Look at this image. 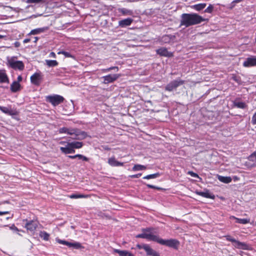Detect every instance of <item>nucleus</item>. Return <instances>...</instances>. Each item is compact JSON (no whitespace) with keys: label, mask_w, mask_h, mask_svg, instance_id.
I'll return each instance as SVG.
<instances>
[{"label":"nucleus","mask_w":256,"mask_h":256,"mask_svg":"<svg viewBox=\"0 0 256 256\" xmlns=\"http://www.w3.org/2000/svg\"><path fill=\"white\" fill-rule=\"evenodd\" d=\"M202 16L196 13L183 14L181 16L180 26L188 27L191 26L200 24L206 20Z\"/></svg>","instance_id":"1"},{"label":"nucleus","mask_w":256,"mask_h":256,"mask_svg":"<svg viewBox=\"0 0 256 256\" xmlns=\"http://www.w3.org/2000/svg\"><path fill=\"white\" fill-rule=\"evenodd\" d=\"M60 134H66L68 135H75L76 140H80L84 138L87 134L85 132L81 131L76 128L62 127L58 129Z\"/></svg>","instance_id":"2"},{"label":"nucleus","mask_w":256,"mask_h":256,"mask_svg":"<svg viewBox=\"0 0 256 256\" xmlns=\"http://www.w3.org/2000/svg\"><path fill=\"white\" fill-rule=\"evenodd\" d=\"M156 242L163 246L178 250L180 245V242L176 239L163 240L158 236Z\"/></svg>","instance_id":"3"},{"label":"nucleus","mask_w":256,"mask_h":256,"mask_svg":"<svg viewBox=\"0 0 256 256\" xmlns=\"http://www.w3.org/2000/svg\"><path fill=\"white\" fill-rule=\"evenodd\" d=\"M152 230V228H143L142 230V231L144 232L136 235V238H146L148 240L156 242V238H158V236L154 235L150 232Z\"/></svg>","instance_id":"4"},{"label":"nucleus","mask_w":256,"mask_h":256,"mask_svg":"<svg viewBox=\"0 0 256 256\" xmlns=\"http://www.w3.org/2000/svg\"><path fill=\"white\" fill-rule=\"evenodd\" d=\"M64 100L63 96L58 94L48 96L46 97V102H50L54 106H58L63 102Z\"/></svg>","instance_id":"5"},{"label":"nucleus","mask_w":256,"mask_h":256,"mask_svg":"<svg viewBox=\"0 0 256 256\" xmlns=\"http://www.w3.org/2000/svg\"><path fill=\"white\" fill-rule=\"evenodd\" d=\"M184 83V80L180 78H177L174 80L170 82L165 87V90L168 92H172L176 90L177 88L182 85Z\"/></svg>","instance_id":"6"},{"label":"nucleus","mask_w":256,"mask_h":256,"mask_svg":"<svg viewBox=\"0 0 256 256\" xmlns=\"http://www.w3.org/2000/svg\"><path fill=\"white\" fill-rule=\"evenodd\" d=\"M24 227L27 230H30L32 232H34L38 226V222L34 220H24Z\"/></svg>","instance_id":"7"},{"label":"nucleus","mask_w":256,"mask_h":256,"mask_svg":"<svg viewBox=\"0 0 256 256\" xmlns=\"http://www.w3.org/2000/svg\"><path fill=\"white\" fill-rule=\"evenodd\" d=\"M42 80V76L40 72H36L30 76L31 82L36 86L40 85Z\"/></svg>","instance_id":"8"},{"label":"nucleus","mask_w":256,"mask_h":256,"mask_svg":"<svg viewBox=\"0 0 256 256\" xmlns=\"http://www.w3.org/2000/svg\"><path fill=\"white\" fill-rule=\"evenodd\" d=\"M56 241L60 244L68 246V248H73L76 249H78L81 247V245L78 242H70L65 240H62L58 238H56Z\"/></svg>","instance_id":"9"},{"label":"nucleus","mask_w":256,"mask_h":256,"mask_svg":"<svg viewBox=\"0 0 256 256\" xmlns=\"http://www.w3.org/2000/svg\"><path fill=\"white\" fill-rule=\"evenodd\" d=\"M120 74H110L106 76H104L102 78L104 80V83L107 84L111 83L116 80L120 76Z\"/></svg>","instance_id":"10"},{"label":"nucleus","mask_w":256,"mask_h":256,"mask_svg":"<svg viewBox=\"0 0 256 256\" xmlns=\"http://www.w3.org/2000/svg\"><path fill=\"white\" fill-rule=\"evenodd\" d=\"M156 52L158 54L166 57L173 56V53L168 51V49L166 48H161L156 50Z\"/></svg>","instance_id":"11"},{"label":"nucleus","mask_w":256,"mask_h":256,"mask_svg":"<svg viewBox=\"0 0 256 256\" xmlns=\"http://www.w3.org/2000/svg\"><path fill=\"white\" fill-rule=\"evenodd\" d=\"M108 162L112 166H124L123 162L116 160L114 156L109 158Z\"/></svg>","instance_id":"12"},{"label":"nucleus","mask_w":256,"mask_h":256,"mask_svg":"<svg viewBox=\"0 0 256 256\" xmlns=\"http://www.w3.org/2000/svg\"><path fill=\"white\" fill-rule=\"evenodd\" d=\"M133 22V20L132 18H127L120 20L118 22V25L121 28H124L127 26H130Z\"/></svg>","instance_id":"13"},{"label":"nucleus","mask_w":256,"mask_h":256,"mask_svg":"<svg viewBox=\"0 0 256 256\" xmlns=\"http://www.w3.org/2000/svg\"><path fill=\"white\" fill-rule=\"evenodd\" d=\"M233 246L238 249L246 250L248 248V246L246 244L239 242L236 240L233 242Z\"/></svg>","instance_id":"14"},{"label":"nucleus","mask_w":256,"mask_h":256,"mask_svg":"<svg viewBox=\"0 0 256 256\" xmlns=\"http://www.w3.org/2000/svg\"><path fill=\"white\" fill-rule=\"evenodd\" d=\"M196 194L206 198L214 199L215 198L214 196L210 193L208 190H206V192H196Z\"/></svg>","instance_id":"15"},{"label":"nucleus","mask_w":256,"mask_h":256,"mask_svg":"<svg viewBox=\"0 0 256 256\" xmlns=\"http://www.w3.org/2000/svg\"><path fill=\"white\" fill-rule=\"evenodd\" d=\"M48 30V27L37 28L32 30L28 34V36L40 34V33L44 32L46 30Z\"/></svg>","instance_id":"16"},{"label":"nucleus","mask_w":256,"mask_h":256,"mask_svg":"<svg viewBox=\"0 0 256 256\" xmlns=\"http://www.w3.org/2000/svg\"><path fill=\"white\" fill-rule=\"evenodd\" d=\"M114 252L117 253L120 256H134L132 253L128 250H121L118 249H114Z\"/></svg>","instance_id":"17"},{"label":"nucleus","mask_w":256,"mask_h":256,"mask_svg":"<svg viewBox=\"0 0 256 256\" xmlns=\"http://www.w3.org/2000/svg\"><path fill=\"white\" fill-rule=\"evenodd\" d=\"M0 110H1L2 112L7 114L10 116H13L16 114V112L11 109L8 108L0 106Z\"/></svg>","instance_id":"18"},{"label":"nucleus","mask_w":256,"mask_h":256,"mask_svg":"<svg viewBox=\"0 0 256 256\" xmlns=\"http://www.w3.org/2000/svg\"><path fill=\"white\" fill-rule=\"evenodd\" d=\"M20 89V84L18 82H14L10 85V90L13 92L19 91Z\"/></svg>","instance_id":"19"},{"label":"nucleus","mask_w":256,"mask_h":256,"mask_svg":"<svg viewBox=\"0 0 256 256\" xmlns=\"http://www.w3.org/2000/svg\"><path fill=\"white\" fill-rule=\"evenodd\" d=\"M233 106L238 108L244 109L246 108V104L244 102H240L238 100H236L233 102Z\"/></svg>","instance_id":"20"},{"label":"nucleus","mask_w":256,"mask_h":256,"mask_svg":"<svg viewBox=\"0 0 256 256\" xmlns=\"http://www.w3.org/2000/svg\"><path fill=\"white\" fill-rule=\"evenodd\" d=\"M218 179L221 182H224V184H228L230 183L232 179L230 176H218Z\"/></svg>","instance_id":"21"},{"label":"nucleus","mask_w":256,"mask_h":256,"mask_svg":"<svg viewBox=\"0 0 256 256\" xmlns=\"http://www.w3.org/2000/svg\"><path fill=\"white\" fill-rule=\"evenodd\" d=\"M206 6V3H200L194 4L191 7L192 8L195 10L197 11H200L203 10Z\"/></svg>","instance_id":"22"},{"label":"nucleus","mask_w":256,"mask_h":256,"mask_svg":"<svg viewBox=\"0 0 256 256\" xmlns=\"http://www.w3.org/2000/svg\"><path fill=\"white\" fill-rule=\"evenodd\" d=\"M146 253L148 256H160V254L156 250H154L152 248H151L150 246H149L148 248L146 249Z\"/></svg>","instance_id":"23"},{"label":"nucleus","mask_w":256,"mask_h":256,"mask_svg":"<svg viewBox=\"0 0 256 256\" xmlns=\"http://www.w3.org/2000/svg\"><path fill=\"white\" fill-rule=\"evenodd\" d=\"M8 78L5 72L0 71V83H8Z\"/></svg>","instance_id":"24"},{"label":"nucleus","mask_w":256,"mask_h":256,"mask_svg":"<svg viewBox=\"0 0 256 256\" xmlns=\"http://www.w3.org/2000/svg\"><path fill=\"white\" fill-rule=\"evenodd\" d=\"M70 142H68L66 146L60 147V150L62 153L64 154H70Z\"/></svg>","instance_id":"25"},{"label":"nucleus","mask_w":256,"mask_h":256,"mask_svg":"<svg viewBox=\"0 0 256 256\" xmlns=\"http://www.w3.org/2000/svg\"><path fill=\"white\" fill-rule=\"evenodd\" d=\"M70 143L72 148H80L83 146V143L80 142H72Z\"/></svg>","instance_id":"26"},{"label":"nucleus","mask_w":256,"mask_h":256,"mask_svg":"<svg viewBox=\"0 0 256 256\" xmlns=\"http://www.w3.org/2000/svg\"><path fill=\"white\" fill-rule=\"evenodd\" d=\"M146 169V166L139 164H135L132 168L133 171L142 170Z\"/></svg>","instance_id":"27"},{"label":"nucleus","mask_w":256,"mask_h":256,"mask_svg":"<svg viewBox=\"0 0 256 256\" xmlns=\"http://www.w3.org/2000/svg\"><path fill=\"white\" fill-rule=\"evenodd\" d=\"M40 236L44 240H49L50 235L48 233L44 231H41L40 232Z\"/></svg>","instance_id":"28"},{"label":"nucleus","mask_w":256,"mask_h":256,"mask_svg":"<svg viewBox=\"0 0 256 256\" xmlns=\"http://www.w3.org/2000/svg\"><path fill=\"white\" fill-rule=\"evenodd\" d=\"M160 176V174L158 172L155 173L154 174H148L144 177H143L144 179L150 180L152 178H156Z\"/></svg>","instance_id":"29"},{"label":"nucleus","mask_w":256,"mask_h":256,"mask_svg":"<svg viewBox=\"0 0 256 256\" xmlns=\"http://www.w3.org/2000/svg\"><path fill=\"white\" fill-rule=\"evenodd\" d=\"M243 64H256V58H249L244 62Z\"/></svg>","instance_id":"30"},{"label":"nucleus","mask_w":256,"mask_h":256,"mask_svg":"<svg viewBox=\"0 0 256 256\" xmlns=\"http://www.w3.org/2000/svg\"><path fill=\"white\" fill-rule=\"evenodd\" d=\"M214 6L212 4H210L208 7L204 10V12L212 14L214 10Z\"/></svg>","instance_id":"31"},{"label":"nucleus","mask_w":256,"mask_h":256,"mask_svg":"<svg viewBox=\"0 0 256 256\" xmlns=\"http://www.w3.org/2000/svg\"><path fill=\"white\" fill-rule=\"evenodd\" d=\"M150 246L148 244H138L136 245V247L140 250V249H144L146 252L147 248H148Z\"/></svg>","instance_id":"32"},{"label":"nucleus","mask_w":256,"mask_h":256,"mask_svg":"<svg viewBox=\"0 0 256 256\" xmlns=\"http://www.w3.org/2000/svg\"><path fill=\"white\" fill-rule=\"evenodd\" d=\"M236 222H238L239 224H247L248 222V220L245 219V218H236Z\"/></svg>","instance_id":"33"},{"label":"nucleus","mask_w":256,"mask_h":256,"mask_svg":"<svg viewBox=\"0 0 256 256\" xmlns=\"http://www.w3.org/2000/svg\"><path fill=\"white\" fill-rule=\"evenodd\" d=\"M13 68H18L19 70H22L24 68V65H10Z\"/></svg>","instance_id":"34"},{"label":"nucleus","mask_w":256,"mask_h":256,"mask_svg":"<svg viewBox=\"0 0 256 256\" xmlns=\"http://www.w3.org/2000/svg\"><path fill=\"white\" fill-rule=\"evenodd\" d=\"M232 79L235 81L237 84H240V79L239 76H236L233 75L232 77Z\"/></svg>","instance_id":"35"},{"label":"nucleus","mask_w":256,"mask_h":256,"mask_svg":"<svg viewBox=\"0 0 256 256\" xmlns=\"http://www.w3.org/2000/svg\"><path fill=\"white\" fill-rule=\"evenodd\" d=\"M84 196L82 194H72L70 196V198H84Z\"/></svg>","instance_id":"36"},{"label":"nucleus","mask_w":256,"mask_h":256,"mask_svg":"<svg viewBox=\"0 0 256 256\" xmlns=\"http://www.w3.org/2000/svg\"><path fill=\"white\" fill-rule=\"evenodd\" d=\"M78 159L82 160V161H85V162H88L90 160L89 158L86 157V156H84V155L80 154H79Z\"/></svg>","instance_id":"37"},{"label":"nucleus","mask_w":256,"mask_h":256,"mask_svg":"<svg viewBox=\"0 0 256 256\" xmlns=\"http://www.w3.org/2000/svg\"><path fill=\"white\" fill-rule=\"evenodd\" d=\"M58 54H62L66 57H68V58H72V56L71 55V54L70 53H69L68 52H65V51L60 52Z\"/></svg>","instance_id":"38"},{"label":"nucleus","mask_w":256,"mask_h":256,"mask_svg":"<svg viewBox=\"0 0 256 256\" xmlns=\"http://www.w3.org/2000/svg\"><path fill=\"white\" fill-rule=\"evenodd\" d=\"M8 64H23L21 61H15L14 58H12L11 60H8Z\"/></svg>","instance_id":"39"},{"label":"nucleus","mask_w":256,"mask_h":256,"mask_svg":"<svg viewBox=\"0 0 256 256\" xmlns=\"http://www.w3.org/2000/svg\"><path fill=\"white\" fill-rule=\"evenodd\" d=\"M146 186H147L148 188H150L156 189V190H161L162 189L161 188L158 187V186H155L152 185V184H146Z\"/></svg>","instance_id":"40"},{"label":"nucleus","mask_w":256,"mask_h":256,"mask_svg":"<svg viewBox=\"0 0 256 256\" xmlns=\"http://www.w3.org/2000/svg\"><path fill=\"white\" fill-rule=\"evenodd\" d=\"M43 1V0H26V2L27 4L31 3H40Z\"/></svg>","instance_id":"41"},{"label":"nucleus","mask_w":256,"mask_h":256,"mask_svg":"<svg viewBox=\"0 0 256 256\" xmlns=\"http://www.w3.org/2000/svg\"><path fill=\"white\" fill-rule=\"evenodd\" d=\"M118 67H117V66H112V67H110V68H106V69L104 70L106 71V72H108V71H110V70H114L115 72H117V71H118Z\"/></svg>","instance_id":"42"},{"label":"nucleus","mask_w":256,"mask_h":256,"mask_svg":"<svg viewBox=\"0 0 256 256\" xmlns=\"http://www.w3.org/2000/svg\"><path fill=\"white\" fill-rule=\"evenodd\" d=\"M225 238L228 241L231 242L232 243L234 242V240H236L234 238H232L230 236L228 235L225 236Z\"/></svg>","instance_id":"43"},{"label":"nucleus","mask_w":256,"mask_h":256,"mask_svg":"<svg viewBox=\"0 0 256 256\" xmlns=\"http://www.w3.org/2000/svg\"><path fill=\"white\" fill-rule=\"evenodd\" d=\"M142 174L139 173L136 174L130 175L129 176L131 178H138L142 176Z\"/></svg>","instance_id":"44"},{"label":"nucleus","mask_w":256,"mask_h":256,"mask_svg":"<svg viewBox=\"0 0 256 256\" xmlns=\"http://www.w3.org/2000/svg\"><path fill=\"white\" fill-rule=\"evenodd\" d=\"M188 174H190V175L192 176V177H194V178H199L198 174L196 173H194L192 172H188Z\"/></svg>","instance_id":"45"},{"label":"nucleus","mask_w":256,"mask_h":256,"mask_svg":"<svg viewBox=\"0 0 256 256\" xmlns=\"http://www.w3.org/2000/svg\"><path fill=\"white\" fill-rule=\"evenodd\" d=\"M252 122L254 124H256V112L254 114Z\"/></svg>","instance_id":"46"},{"label":"nucleus","mask_w":256,"mask_h":256,"mask_svg":"<svg viewBox=\"0 0 256 256\" xmlns=\"http://www.w3.org/2000/svg\"><path fill=\"white\" fill-rule=\"evenodd\" d=\"M80 154H77L74 156H68V157L70 159H75L76 158H78Z\"/></svg>","instance_id":"47"},{"label":"nucleus","mask_w":256,"mask_h":256,"mask_svg":"<svg viewBox=\"0 0 256 256\" xmlns=\"http://www.w3.org/2000/svg\"><path fill=\"white\" fill-rule=\"evenodd\" d=\"M256 156V152H254L252 154V155H250V156H249V159L250 160H252V158Z\"/></svg>","instance_id":"48"},{"label":"nucleus","mask_w":256,"mask_h":256,"mask_svg":"<svg viewBox=\"0 0 256 256\" xmlns=\"http://www.w3.org/2000/svg\"><path fill=\"white\" fill-rule=\"evenodd\" d=\"M47 64H58L56 60H50L47 62Z\"/></svg>","instance_id":"49"},{"label":"nucleus","mask_w":256,"mask_h":256,"mask_svg":"<svg viewBox=\"0 0 256 256\" xmlns=\"http://www.w3.org/2000/svg\"><path fill=\"white\" fill-rule=\"evenodd\" d=\"M10 214V212H8L6 211V212H1L0 211V216H3L6 214Z\"/></svg>","instance_id":"50"},{"label":"nucleus","mask_w":256,"mask_h":256,"mask_svg":"<svg viewBox=\"0 0 256 256\" xmlns=\"http://www.w3.org/2000/svg\"><path fill=\"white\" fill-rule=\"evenodd\" d=\"M30 41V38H26L24 40L23 42L24 44H26V43L29 42Z\"/></svg>","instance_id":"51"},{"label":"nucleus","mask_w":256,"mask_h":256,"mask_svg":"<svg viewBox=\"0 0 256 256\" xmlns=\"http://www.w3.org/2000/svg\"><path fill=\"white\" fill-rule=\"evenodd\" d=\"M10 228L12 229V230H18V228L14 226V225H12L11 227H10Z\"/></svg>","instance_id":"52"},{"label":"nucleus","mask_w":256,"mask_h":256,"mask_svg":"<svg viewBox=\"0 0 256 256\" xmlns=\"http://www.w3.org/2000/svg\"><path fill=\"white\" fill-rule=\"evenodd\" d=\"M70 154H73V153H74L75 152V150H74V148H72V146H70Z\"/></svg>","instance_id":"53"},{"label":"nucleus","mask_w":256,"mask_h":256,"mask_svg":"<svg viewBox=\"0 0 256 256\" xmlns=\"http://www.w3.org/2000/svg\"><path fill=\"white\" fill-rule=\"evenodd\" d=\"M22 80V77L20 76H18V82H20Z\"/></svg>","instance_id":"54"},{"label":"nucleus","mask_w":256,"mask_h":256,"mask_svg":"<svg viewBox=\"0 0 256 256\" xmlns=\"http://www.w3.org/2000/svg\"><path fill=\"white\" fill-rule=\"evenodd\" d=\"M12 218V216H6V217H4V218H5L6 220H8L10 218Z\"/></svg>","instance_id":"55"},{"label":"nucleus","mask_w":256,"mask_h":256,"mask_svg":"<svg viewBox=\"0 0 256 256\" xmlns=\"http://www.w3.org/2000/svg\"><path fill=\"white\" fill-rule=\"evenodd\" d=\"M241 1H242V0H235L233 2L237 3V2H240Z\"/></svg>","instance_id":"56"},{"label":"nucleus","mask_w":256,"mask_h":256,"mask_svg":"<svg viewBox=\"0 0 256 256\" xmlns=\"http://www.w3.org/2000/svg\"><path fill=\"white\" fill-rule=\"evenodd\" d=\"M65 143H66V142H64V141H61V142H60V144H64Z\"/></svg>","instance_id":"57"},{"label":"nucleus","mask_w":256,"mask_h":256,"mask_svg":"<svg viewBox=\"0 0 256 256\" xmlns=\"http://www.w3.org/2000/svg\"><path fill=\"white\" fill-rule=\"evenodd\" d=\"M6 36L0 34V39L5 38Z\"/></svg>","instance_id":"58"},{"label":"nucleus","mask_w":256,"mask_h":256,"mask_svg":"<svg viewBox=\"0 0 256 256\" xmlns=\"http://www.w3.org/2000/svg\"><path fill=\"white\" fill-rule=\"evenodd\" d=\"M34 39H35L34 42H36L38 41V37H35Z\"/></svg>","instance_id":"59"},{"label":"nucleus","mask_w":256,"mask_h":256,"mask_svg":"<svg viewBox=\"0 0 256 256\" xmlns=\"http://www.w3.org/2000/svg\"><path fill=\"white\" fill-rule=\"evenodd\" d=\"M15 44H16V46H18L19 45H20V44H19V43L18 42H16Z\"/></svg>","instance_id":"60"},{"label":"nucleus","mask_w":256,"mask_h":256,"mask_svg":"<svg viewBox=\"0 0 256 256\" xmlns=\"http://www.w3.org/2000/svg\"><path fill=\"white\" fill-rule=\"evenodd\" d=\"M50 54H52V56H53V55L55 56V54L54 52H52L50 53Z\"/></svg>","instance_id":"61"},{"label":"nucleus","mask_w":256,"mask_h":256,"mask_svg":"<svg viewBox=\"0 0 256 256\" xmlns=\"http://www.w3.org/2000/svg\"><path fill=\"white\" fill-rule=\"evenodd\" d=\"M244 66H252V65H247V64H246V65H244Z\"/></svg>","instance_id":"62"},{"label":"nucleus","mask_w":256,"mask_h":256,"mask_svg":"<svg viewBox=\"0 0 256 256\" xmlns=\"http://www.w3.org/2000/svg\"><path fill=\"white\" fill-rule=\"evenodd\" d=\"M49 66H52L53 65H51V64H50L48 65Z\"/></svg>","instance_id":"63"}]
</instances>
